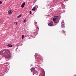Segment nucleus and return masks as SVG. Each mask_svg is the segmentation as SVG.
Masks as SVG:
<instances>
[{
  "mask_svg": "<svg viewBox=\"0 0 76 76\" xmlns=\"http://www.w3.org/2000/svg\"><path fill=\"white\" fill-rule=\"evenodd\" d=\"M0 54L2 56H4V57L7 58H9L11 57L12 54L10 53V51L8 50H2L0 52Z\"/></svg>",
  "mask_w": 76,
  "mask_h": 76,
  "instance_id": "obj_1",
  "label": "nucleus"
},
{
  "mask_svg": "<svg viewBox=\"0 0 76 76\" xmlns=\"http://www.w3.org/2000/svg\"><path fill=\"white\" fill-rule=\"evenodd\" d=\"M53 21L55 23H58L59 22V19L58 18V17H54L53 18Z\"/></svg>",
  "mask_w": 76,
  "mask_h": 76,
  "instance_id": "obj_2",
  "label": "nucleus"
},
{
  "mask_svg": "<svg viewBox=\"0 0 76 76\" xmlns=\"http://www.w3.org/2000/svg\"><path fill=\"white\" fill-rule=\"evenodd\" d=\"M48 25L49 26H53V22L52 21H51L50 23H48Z\"/></svg>",
  "mask_w": 76,
  "mask_h": 76,
  "instance_id": "obj_3",
  "label": "nucleus"
},
{
  "mask_svg": "<svg viewBox=\"0 0 76 76\" xmlns=\"http://www.w3.org/2000/svg\"><path fill=\"white\" fill-rule=\"evenodd\" d=\"M61 27L62 28H65V24H64V23L63 22L61 23Z\"/></svg>",
  "mask_w": 76,
  "mask_h": 76,
  "instance_id": "obj_4",
  "label": "nucleus"
},
{
  "mask_svg": "<svg viewBox=\"0 0 76 76\" xmlns=\"http://www.w3.org/2000/svg\"><path fill=\"white\" fill-rule=\"evenodd\" d=\"M12 10H10L8 11V13L9 15H11L12 13Z\"/></svg>",
  "mask_w": 76,
  "mask_h": 76,
  "instance_id": "obj_5",
  "label": "nucleus"
},
{
  "mask_svg": "<svg viewBox=\"0 0 76 76\" xmlns=\"http://www.w3.org/2000/svg\"><path fill=\"white\" fill-rule=\"evenodd\" d=\"M25 4V2H24L23 3V4L21 5V7L22 8H23V7H24V6Z\"/></svg>",
  "mask_w": 76,
  "mask_h": 76,
  "instance_id": "obj_6",
  "label": "nucleus"
},
{
  "mask_svg": "<svg viewBox=\"0 0 76 76\" xmlns=\"http://www.w3.org/2000/svg\"><path fill=\"white\" fill-rule=\"evenodd\" d=\"M7 46L9 47H13V45H8Z\"/></svg>",
  "mask_w": 76,
  "mask_h": 76,
  "instance_id": "obj_7",
  "label": "nucleus"
},
{
  "mask_svg": "<svg viewBox=\"0 0 76 76\" xmlns=\"http://www.w3.org/2000/svg\"><path fill=\"white\" fill-rule=\"evenodd\" d=\"M35 68H31L30 69V70H31L32 72L33 71H35Z\"/></svg>",
  "mask_w": 76,
  "mask_h": 76,
  "instance_id": "obj_8",
  "label": "nucleus"
},
{
  "mask_svg": "<svg viewBox=\"0 0 76 76\" xmlns=\"http://www.w3.org/2000/svg\"><path fill=\"white\" fill-rule=\"evenodd\" d=\"M35 9H36V7L35 6L33 7L32 9V10L35 11Z\"/></svg>",
  "mask_w": 76,
  "mask_h": 76,
  "instance_id": "obj_9",
  "label": "nucleus"
},
{
  "mask_svg": "<svg viewBox=\"0 0 76 76\" xmlns=\"http://www.w3.org/2000/svg\"><path fill=\"white\" fill-rule=\"evenodd\" d=\"M21 16H22V15H20L19 16H18V18H20V17H21Z\"/></svg>",
  "mask_w": 76,
  "mask_h": 76,
  "instance_id": "obj_10",
  "label": "nucleus"
},
{
  "mask_svg": "<svg viewBox=\"0 0 76 76\" xmlns=\"http://www.w3.org/2000/svg\"><path fill=\"white\" fill-rule=\"evenodd\" d=\"M23 38H24V35H23L22 36V39H23Z\"/></svg>",
  "mask_w": 76,
  "mask_h": 76,
  "instance_id": "obj_11",
  "label": "nucleus"
},
{
  "mask_svg": "<svg viewBox=\"0 0 76 76\" xmlns=\"http://www.w3.org/2000/svg\"><path fill=\"white\" fill-rule=\"evenodd\" d=\"M62 32H63V34H64V33H66V31H64V30L62 31Z\"/></svg>",
  "mask_w": 76,
  "mask_h": 76,
  "instance_id": "obj_12",
  "label": "nucleus"
},
{
  "mask_svg": "<svg viewBox=\"0 0 76 76\" xmlns=\"http://www.w3.org/2000/svg\"><path fill=\"white\" fill-rule=\"evenodd\" d=\"M29 13L30 14H32V12L31 11H30Z\"/></svg>",
  "mask_w": 76,
  "mask_h": 76,
  "instance_id": "obj_13",
  "label": "nucleus"
},
{
  "mask_svg": "<svg viewBox=\"0 0 76 76\" xmlns=\"http://www.w3.org/2000/svg\"><path fill=\"white\" fill-rule=\"evenodd\" d=\"M1 3H2V2H1V1H0V4H1Z\"/></svg>",
  "mask_w": 76,
  "mask_h": 76,
  "instance_id": "obj_14",
  "label": "nucleus"
},
{
  "mask_svg": "<svg viewBox=\"0 0 76 76\" xmlns=\"http://www.w3.org/2000/svg\"><path fill=\"white\" fill-rule=\"evenodd\" d=\"M23 22H26V20H24L23 21Z\"/></svg>",
  "mask_w": 76,
  "mask_h": 76,
  "instance_id": "obj_15",
  "label": "nucleus"
},
{
  "mask_svg": "<svg viewBox=\"0 0 76 76\" xmlns=\"http://www.w3.org/2000/svg\"><path fill=\"white\" fill-rule=\"evenodd\" d=\"M16 25H17V24H18V23L16 22L15 23Z\"/></svg>",
  "mask_w": 76,
  "mask_h": 76,
  "instance_id": "obj_16",
  "label": "nucleus"
},
{
  "mask_svg": "<svg viewBox=\"0 0 76 76\" xmlns=\"http://www.w3.org/2000/svg\"><path fill=\"white\" fill-rule=\"evenodd\" d=\"M16 23V22H15L14 23L15 24V23Z\"/></svg>",
  "mask_w": 76,
  "mask_h": 76,
  "instance_id": "obj_17",
  "label": "nucleus"
},
{
  "mask_svg": "<svg viewBox=\"0 0 76 76\" xmlns=\"http://www.w3.org/2000/svg\"><path fill=\"white\" fill-rule=\"evenodd\" d=\"M35 0L36 1H37V0Z\"/></svg>",
  "mask_w": 76,
  "mask_h": 76,
  "instance_id": "obj_18",
  "label": "nucleus"
},
{
  "mask_svg": "<svg viewBox=\"0 0 76 76\" xmlns=\"http://www.w3.org/2000/svg\"><path fill=\"white\" fill-rule=\"evenodd\" d=\"M33 75H34V74L33 73Z\"/></svg>",
  "mask_w": 76,
  "mask_h": 76,
  "instance_id": "obj_19",
  "label": "nucleus"
},
{
  "mask_svg": "<svg viewBox=\"0 0 76 76\" xmlns=\"http://www.w3.org/2000/svg\"><path fill=\"white\" fill-rule=\"evenodd\" d=\"M76 76V75H75V76Z\"/></svg>",
  "mask_w": 76,
  "mask_h": 76,
  "instance_id": "obj_20",
  "label": "nucleus"
}]
</instances>
